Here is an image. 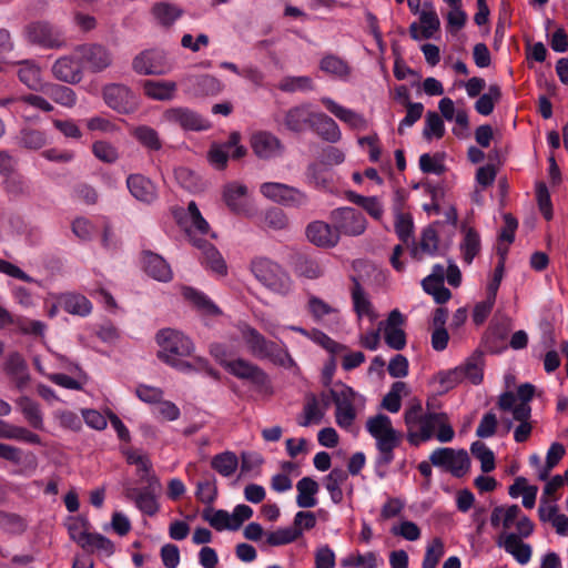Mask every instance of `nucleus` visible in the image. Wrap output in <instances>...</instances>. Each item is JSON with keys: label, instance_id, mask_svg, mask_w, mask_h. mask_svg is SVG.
Masks as SVG:
<instances>
[{"label": "nucleus", "instance_id": "1", "mask_svg": "<svg viewBox=\"0 0 568 568\" xmlns=\"http://www.w3.org/2000/svg\"><path fill=\"white\" fill-rule=\"evenodd\" d=\"M155 339L160 347L158 357L161 361L180 371L192 368V365L183 358L193 354L194 345L182 332L163 328L156 333Z\"/></svg>", "mask_w": 568, "mask_h": 568}, {"label": "nucleus", "instance_id": "2", "mask_svg": "<svg viewBox=\"0 0 568 568\" xmlns=\"http://www.w3.org/2000/svg\"><path fill=\"white\" fill-rule=\"evenodd\" d=\"M444 418H447V414L443 412H433L429 402L427 403L426 413H423L420 404L409 407L404 414L409 444L418 446L420 443L429 440L434 436L438 424Z\"/></svg>", "mask_w": 568, "mask_h": 568}, {"label": "nucleus", "instance_id": "3", "mask_svg": "<svg viewBox=\"0 0 568 568\" xmlns=\"http://www.w3.org/2000/svg\"><path fill=\"white\" fill-rule=\"evenodd\" d=\"M366 429L376 439L379 452L378 466H387L394 459V449L400 443V434L392 426L390 418L385 414H377L366 422Z\"/></svg>", "mask_w": 568, "mask_h": 568}, {"label": "nucleus", "instance_id": "4", "mask_svg": "<svg viewBox=\"0 0 568 568\" xmlns=\"http://www.w3.org/2000/svg\"><path fill=\"white\" fill-rule=\"evenodd\" d=\"M241 334L250 353L254 357L268 358L274 364L284 367L295 365V362L286 349L266 339L256 328L245 324L241 327Z\"/></svg>", "mask_w": 568, "mask_h": 568}, {"label": "nucleus", "instance_id": "5", "mask_svg": "<svg viewBox=\"0 0 568 568\" xmlns=\"http://www.w3.org/2000/svg\"><path fill=\"white\" fill-rule=\"evenodd\" d=\"M250 270L263 286L276 294L286 295L292 288V281L287 272L268 257H254L251 261Z\"/></svg>", "mask_w": 568, "mask_h": 568}, {"label": "nucleus", "instance_id": "6", "mask_svg": "<svg viewBox=\"0 0 568 568\" xmlns=\"http://www.w3.org/2000/svg\"><path fill=\"white\" fill-rule=\"evenodd\" d=\"M329 394L336 406V424L342 428L351 427L356 418L354 403L358 394L342 382H337L334 387L329 388Z\"/></svg>", "mask_w": 568, "mask_h": 568}, {"label": "nucleus", "instance_id": "7", "mask_svg": "<svg viewBox=\"0 0 568 568\" xmlns=\"http://www.w3.org/2000/svg\"><path fill=\"white\" fill-rule=\"evenodd\" d=\"M429 460L457 478L465 476L470 468V458L465 449L439 447L430 454Z\"/></svg>", "mask_w": 568, "mask_h": 568}, {"label": "nucleus", "instance_id": "8", "mask_svg": "<svg viewBox=\"0 0 568 568\" xmlns=\"http://www.w3.org/2000/svg\"><path fill=\"white\" fill-rule=\"evenodd\" d=\"M329 220L341 235L358 236L366 230L367 221L364 214L354 207H338L331 212Z\"/></svg>", "mask_w": 568, "mask_h": 568}, {"label": "nucleus", "instance_id": "9", "mask_svg": "<svg viewBox=\"0 0 568 568\" xmlns=\"http://www.w3.org/2000/svg\"><path fill=\"white\" fill-rule=\"evenodd\" d=\"M132 69L140 75H163L172 69V64L164 51L146 49L133 58Z\"/></svg>", "mask_w": 568, "mask_h": 568}, {"label": "nucleus", "instance_id": "10", "mask_svg": "<svg viewBox=\"0 0 568 568\" xmlns=\"http://www.w3.org/2000/svg\"><path fill=\"white\" fill-rule=\"evenodd\" d=\"M102 95L106 105L118 113L129 114L139 108L138 97L124 84H106L102 90Z\"/></svg>", "mask_w": 568, "mask_h": 568}, {"label": "nucleus", "instance_id": "11", "mask_svg": "<svg viewBox=\"0 0 568 568\" xmlns=\"http://www.w3.org/2000/svg\"><path fill=\"white\" fill-rule=\"evenodd\" d=\"M29 42L45 49H59L65 45V39L60 29L45 21H37L26 27Z\"/></svg>", "mask_w": 568, "mask_h": 568}, {"label": "nucleus", "instance_id": "12", "mask_svg": "<svg viewBox=\"0 0 568 568\" xmlns=\"http://www.w3.org/2000/svg\"><path fill=\"white\" fill-rule=\"evenodd\" d=\"M261 193L285 206L301 207L308 202L306 193L283 183L265 182L261 185Z\"/></svg>", "mask_w": 568, "mask_h": 568}, {"label": "nucleus", "instance_id": "13", "mask_svg": "<svg viewBox=\"0 0 568 568\" xmlns=\"http://www.w3.org/2000/svg\"><path fill=\"white\" fill-rule=\"evenodd\" d=\"M148 487L139 489L134 487H126L124 489V496L134 501L135 506L143 514L148 516H154L159 511V504L156 501V491L160 490L161 484L155 476H149L146 478Z\"/></svg>", "mask_w": 568, "mask_h": 568}, {"label": "nucleus", "instance_id": "14", "mask_svg": "<svg viewBox=\"0 0 568 568\" xmlns=\"http://www.w3.org/2000/svg\"><path fill=\"white\" fill-rule=\"evenodd\" d=\"M224 368L235 377L247 381L254 387L264 389L270 385L268 375L256 364L244 358L222 362Z\"/></svg>", "mask_w": 568, "mask_h": 568}, {"label": "nucleus", "instance_id": "15", "mask_svg": "<svg viewBox=\"0 0 568 568\" xmlns=\"http://www.w3.org/2000/svg\"><path fill=\"white\" fill-rule=\"evenodd\" d=\"M74 52L80 57L83 65L93 73L104 71L113 62L111 50L99 43L78 45Z\"/></svg>", "mask_w": 568, "mask_h": 568}, {"label": "nucleus", "instance_id": "16", "mask_svg": "<svg viewBox=\"0 0 568 568\" xmlns=\"http://www.w3.org/2000/svg\"><path fill=\"white\" fill-rule=\"evenodd\" d=\"M405 316L397 310L389 312L386 321L378 323L379 331L384 329V339L388 347L400 351L406 346V333L402 328Z\"/></svg>", "mask_w": 568, "mask_h": 568}, {"label": "nucleus", "instance_id": "17", "mask_svg": "<svg viewBox=\"0 0 568 568\" xmlns=\"http://www.w3.org/2000/svg\"><path fill=\"white\" fill-rule=\"evenodd\" d=\"M166 122L181 126L183 130L203 131L207 130L211 124L197 112L189 108H171L163 113Z\"/></svg>", "mask_w": 568, "mask_h": 568}, {"label": "nucleus", "instance_id": "18", "mask_svg": "<svg viewBox=\"0 0 568 568\" xmlns=\"http://www.w3.org/2000/svg\"><path fill=\"white\" fill-rule=\"evenodd\" d=\"M51 70L53 77L64 83L77 84L83 79V63L78 54L59 58Z\"/></svg>", "mask_w": 568, "mask_h": 568}, {"label": "nucleus", "instance_id": "19", "mask_svg": "<svg viewBox=\"0 0 568 568\" xmlns=\"http://www.w3.org/2000/svg\"><path fill=\"white\" fill-rule=\"evenodd\" d=\"M313 119L314 112L312 111L311 104L303 103L286 110L282 123L286 130L301 133L311 128Z\"/></svg>", "mask_w": 568, "mask_h": 568}, {"label": "nucleus", "instance_id": "20", "mask_svg": "<svg viewBox=\"0 0 568 568\" xmlns=\"http://www.w3.org/2000/svg\"><path fill=\"white\" fill-rule=\"evenodd\" d=\"M126 187L135 200L144 204H152L158 199L155 184L143 174H130L126 178Z\"/></svg>", "mask_w": 568, "mask_h": 568}, {"label": "nucleus", "instance_id": "21", "mask_svg": "<svg viewBox=\"0 0 568 568\" xmlns=\"http://www.w3.org/2000/svg\"><path fill=\"white\" fill-rule=\"evenodd\" d=\"M251 148L256 156L265 160L280 155L283 150L280 139L266 131L252 134Z\"/></svg>", "mask_w": 568, "mask_h": 568}, {"label": "nucleus", "instance_id": "22", "mask_svg": "<svg viewBox=\"0 0 568 568\" xmlns=\"http://www.w3.org/2000/svg\"><path fill=\"white\" fill-rule=\"evenodd\" d=\"M306 236L316 246L334 247L339 239L333 224L323 221H314L306 227Z\"/></svg>", "mask_w": 568, "mask_h": 568}, {"label": "nucleus", "instance_id": "23", "mask_svg": "<svg viewBox=\"0 0 568 568\" xmlns=\"http://www.w3.org/2000/svg\"><path fill=\"white\" fill-rule=\"evenodd\" d=\"M143 268L145 273L159 282H169L172 280V271L165 260L153 252H144Z\"/></svg>", "mask_w": 568, "mask_h": 568}, {"label": "nucleus", "instance_id": "24", "mask_svg": "<svg viewBox=\"0 0 568 568\" xmlns=\"http://www.w3.org/2000/svg\"><path fill=\"white\" fill-rule=\"evenodd\" d=\"M247 187L237 182L227 183L223 189V200L227 207L235 214L247 212L245 201Z\"/></svg>", "mask_w": 568, "mask_h": 568}, {"label": "nucleus", "instance_id": "25", "mask_svg": "<svg viewBox=\"0 0 568 568\" xmlns=\"http://www.w3.org/2000/svg\"><path fill=\"white\" fill-rule=\"evenodd\" d=\"M241 140L239 132H232L225 143H213L207 152V160L216 170H224L229 161L230 150Z\"/></svg>", "mask_w": 568, "mask_h": 568}, {"label": "nucleus", "instance_id": "26", "mask_svg": "<svg viewBox=\"0 0 568 568\" xmlns=\"http://www.w3.org/2000/svg\"><path fill=\"white\" fill-rule=\"evenodd\" d=\"M323 140L336 143L341 140V131L336 122L325 113L314 112L311 128Z\"/></svg>", "mask_w": 568, "mask_h": 568}, {"label": "nucleus", "instance_id": "27", "mask_svg": "<svg viewBox=\"0 0 568 568\" xmlns=\"http://www.w3.org/2000/svg\"><path fill=\"white\" fill-rule=\"evenodd\" d=\"M220 91L221 83L213 75L202 74L187 79V92L194 97L215 95Z\"/></svg>", "mask_w": 568, "mask_h": 568}, {"label": "nucleus", "instance_id": "28", "mask_svg": "<svg viewBox=\"0 0 568 568\" xmlns=\"http://www.w3.org/2000/svg\"><path fill=\"white\" fill-rule=\"evenodd\" d=\"M498 546L504 547L506 552L510 554L520 565L530 560L531 547L523 542L517 534H505L504 540H499Z\"/></svg>", "mask_w": 568, "mask_h": 568}, {"label": "nucleus", "instance_id": "29", "mask_svg": "<svg viewBox=\"0 0 568 568\" xmlns=\"http://www.w3.org/2000/svg\"><path fill=\"white\" fill-rule=\"evenodd\" d=\"M323 104L326 106V109L333 113L337 119L341 121L347 123L354 129L364 130L367 126V122L364 119L363 115L356 113L355 111L351 109H346L339 104H337L335 101H333L329 98L322 99Z\"/></svg>", "mask_w": 568, "mask_h": 568}, {"label": "nucleus", "instance_id": "30", "mask_svg": "<svg viewBox=\"0 0 568 568\" xmlns=\"http://www.w3.org/2000/svg\"><path fill=\"white\" fill-rule=\"evenodd\" d=\"M354 283L352 287V300L354 305V311L357 316L361 318L363 316L369 317L372 321L377 318V314L375 313L371 301L368 300L364 288L356 277H352Z\"/></svg>", "mask_w": 568, "mask_h": 568}, {"label": "nucleus", "instance_id": "31", "mask_svg": "<svg viewBox=\"0 0 568 568\" xmlns=\"http://www.w3.org/2000/svg\"><path fill=\"white\" fill-rule=\"evenodd\" d=\"M18 78L32 91L40 92L45 84V82H42L41 80L40 68L30 60H26L19 63Z\"/></svg>", "mask_w": 568, "mask_h": 568}, {"label": "nucleus", "instance_id": "32", "mask_svg": "<svg viewBox=\"0 0 568 568\" xmlns=\"http://www.w3.org/2000/svg\"><path fill=\"white\" fill-rule=\"evenodd\" d=\"M176 83L173 81L145 80L143 90L145 95L158 101L172 100L176 92Z\"/></svg>", "mask_w": 568, "mask_h": 568}, {"label": "nucleus", "instance_id": "33", "mask_svg": "<svg viewBox=\"0 0 568 568\" xmlns=\"http://www.w3.org/2000/svg\"><path fill=\"white\" fill-rule=\"evenodd\" d=\"M297 497L296 504L301 508L315 507L317 500L315 495L318 493L320 486L316 480L311 477H303L296 484Z\"/></svg>", "mask_w": 568, "mask_h": 568}, {"label": "nucleus", "instance_id": "34", "mask_svg": "<svg viewBox=\"0 0 568 568\" xmlns=\"http://www.w3.org/2000/svg\"><path fill=\"white\" fill-rule=\"evenodd\" d=\"M40 92L48 95L55 103L67 108H72L77 102L75 92L65 85L45 83Z\"/></svg>", "mask_w": 568, "mask_h": 568}, {"label": "nucleus", "instance_id": "35", "mask_svg": "<svg viewBox=\"0 0 568 568\" xmlns=\"http://www.w3.org/2000/svg\"><path fill=\"white\" fill-rule=\"evenodd\" d=\"M324 416L325 412L320 408L317 396L312 393L307 394L306 403L303 407V415L297 418V424L302 427H307L311 424H320Z\"/></svg>", "mask_w": 568, "mask_h": 568}, {"label": "nucleus", "instance_id": "36", "mask_svg": "<svg viewBox=\"0 0 568 568\" xmlns=\"http://www.w3.org/2000/svg\"><path fill=\"white\" fill-rule=\"evenodd\" d=\"M17 405L19 406L21 413L23 414L27 423L34 429L42 430L43 429V415L40 410V406L38 403L29 398L28 396H21L17 400Z\"/></svg>", "mask_w": 568, "mask_h": 568}, {"label": "nucleus", "instance_id": "37", "mask_svg": "<svg viewBox=\"0 0 568 568\" xmlns=\"http://www.w3.org/2000/svg\"><path fill=\"white\" fill-rule=\"evenodd\" d=\"M195 497L206 505H212L215 501L217 498V485L214 474H203L202 479L196 483Z\"/></svg>", "mask_w": 568, "mask_h": 568}, {"label": "nucleus", "instance_id": "38", "mask_svg": "<svg viewBox=\"0 0 568 568\" xmlns=\"http://www.w3.org/2000/svg\"><path fill=\"white\" fill-rule=\"evenodd\" d=\"M211 467L221 476L230 477L239 467V458L233 452H223L212 457Z\"/></svg>", "mask_w": 568, "mask_h": 568}, {"label": "nucleus", "instance_id": "39", "mask_svg": "<svg viewBox=\"0 0 568 568\" xmlns=\"http://www.w3.org/2000/svg\"><path fill=\"white\" fill-rule=\"evenodd\" d=\"M0 458L13 465H21L26 463L32 469L37 467V457L29 453L23 457V452L19 447L0 443Z\"/></svg>", "mask_w": 568, "mask_h": 568}, {"label": "nucleus", "instance_id": "40", "mask_svg": "<svg viewBox=\"0 0 568 568\" xmlns=\"http://www.w3.org/2000/svg\"><path fill=\"white\" fill-rule=\"evenodd\" d=\"M459 368L463 371V378H468L475 385L480 384L484 377V354L476 351Z\"/></svg>", "mask_w": 568, "mask_h": 568}, {"label": "nucleus", "instance_id": "41", "mask_svg": "<svg viewBox=\"0 0 568 568\" xmlns=\"http://www.w3.org/2000/svg\"><path fill=\"white\" fill-rule=\"evenodd\" d=\"M17 139L18 144L21 148L33 151L40 150L48 142L47 135L43 131L32 128H23L22 130H20Z\"/></svg>", "mask_w": 568, "mask_h": 568}, {"label": "nucleus", "instance_id": "42", "mask_svg": "<svg viewBox=\"0 0 568 568\" xmlns=\"http://www.w3.org/2000/svg\"><path fill=\"white\" fill-rule=\"evenodd\" d=\"M183 296L185 300L193 303V305L200 310L201 312L209 314V315H216L220 314L219 307L203 293L192 288V287H184L183 288Z\"/></svg>", "mask_w": 568, "mask_h": 568}, {"label": "nucleus", "instance_id": "43", "mask_svg": "<svg viewBox=\"0 0 568 568\" xmlns=\"http://www.w3.org/2000/svg\"><path fill=\"white\" fill-rule=\"evenodd\" d=\"M152 13L162 26L170 27L182 16L183 11L175 4L159 2L153 6Z\"/></svg>", "mask_w": 568, "mask_h": 568}, {"label": "nucleus", "instance_id": "44", "mask_svg": "<svg viewBox=\"0 0 568 568\" xmlns=\"http://www.w3.org/2000/svg\"><path fill=\"white\" fill-rule=\"evenodd\" d=\"M3 184L4 191L11 197L17 199L21 196H29L31 194L28 181L21 174L16 172L6 176Z\"/></svg>", "mask_w": 568, "mask_h": 568}, {"label": "nucleus", "instance_id": "45", "mask_svg": "<svg viewBox=\"0 0 568 568\" xmlns=\"http://www.w3.org/2000/svg\"><path fill=\"white\" fill-rule=\"evenodd\" d=\"M90 524L85 518H73L68 525V531L70 538L75 541L82 549L89 545V537L92 532H89Z\"/></svg>", "mask_w": 568, "mask_h": 568}, {"label": "nucleus", "instance_id": "46", "mask_svg": "<svg viewBox=\"0 0 568 568\" xmlns=\"http://www.w3.org/2000/svg\"><path fill=\"white\" fill-rule=\"evenodd\" d=\"M302 536V528L285 527L266 534V542L272 547L283 546L295 541Z\"/></svg>", "mask_w": 568, "mask_h": 568}, {"label": "nucleus", "instance_id": "47", "mask_svg": "<svg viewBox=\"0 0 568 568\" xmlns=\"http://www.w3.org/2000/svg\"><path fill=\"white\" fill-rule=\"evenodd\" d=\"M133 136L146 149L159 151L162 148V141L159 133L151 126L140 125L134 129Z\"/></svg>", "mask_w": 568, "mask_h": 568}, {"label": "nucleus", "instance_id": "48", "mask_svg": "<svg viewBox=\"0 0 568 568\" xmlns=\"http://www.w3.org/2000/svg\"><path fill=\"white\" fill-rule=\"evenodd\" d=\"M426 8H432V3L425 2ZM419 20L422 23V37L423 39H430L434 37L440 28V21L437 13L430 10H423L419 12Z\"/></svg>", "mask_w": 568, "mask_h": 568}, {"label": "nucleus", "instance_id": "49", "mask_svg": "<svg viewBox=\"0 0 568 568\" xmlns=\"http://www.w3.org/2000/svg\"><path fill=\"white\" fill-rule=\"evenodd\" d=\"M294 268L296 274L311 280L318 278L323 275V270L317 261L306 255H298L296 257Z\"/></svg>", "mask_w": 568, "mask_h": 568}, {"label": "nucleus", "instance_id": "50", "mask_svg": "<svg viewBox=\"0 0 568 568\" xmlns=\"http://www.w3.org/2000/svg\"><path fill=\"white\" fill-rule=\"evenodd\" d=\"M63 308L70 314L85 316L90 314L92 305L85 296L70 294L63 300Z\"/></svg>", "mask_w": 568, "mask_h": 568}, {"label": "nucleus", "instance_id": "51", "mask_svg": "<svg viewBox=\"0 0 568 568\" xmlns=\"http://www.w3.org/2000/svg\"><path fill=\"white\" fill-rule=\"evenodd\" d=\"M463 258L467 264H470L474 257L480 251L479 234L474 229H468L463 242L460 243Z\"/></svg>", "mask_w": 568, "mask_h": 568}, {"label": "nucleus", "instance_id": "52", "mask_svg": "<svg viewBox=\"0 0 568 568\" xmlns=\"http://www.w3.org/2000/svg\"><path fill=\"white\" fill-rule=\"evenodd\" d=\"M471 454L480 460L483 473H490L495 469V455L483 442H474L470 445Z\"/></svg>", "mask_w": 568, "mask_h": 568}, {"label": "nucleus", "instance_id": "53", "mask_svg": "<svg viewBox=\"0 0 568 568\" xmlns=\"http://www.w3.org/2000/svg\"><path fill=\"white\" fill-rule=\"evenodd\" d=\"M0 529L7 534L20 535L27 529V524L21 516L0 510Z\"/></svg>", "mask_w": 568, "mask_h": 568}, {"label": "nucleus", "instance_id": "54", "mask_svg": "<svg viewBox=\"0 0 568 568\" xmlns=\"http://www.w3.org/2000/svg\"><path fill=\"white\" fill-rule=\"evenodd\" d=\"M406 389V384L404 382H395L390 390L383 397L382 408L390 412L397 413L402 406V393Z\"/></svg>", "mask_w": 568, "mask_h": 568}, {"label": "nucleus", "instance_id": "55", "mask_svg": "<svg viewBox=\"0 0 568 568\" xmlns=\"http://www.w3.org/2000/svg\"><path fill=\"white\" fill-rule=\"evenodd\" d=\"M444 134L445 125L443 119L435 111H428L423 131L424 138L426 140H430L433 136L440 139Z\"/></svg>", "mask_w": 568, "mask_h": 568}, {"label": "nucleus", "instance_id": "56", "mask_svg": "<svg viewBox=\"0 0 568 568\" xmlns=\"http://www.w3.org/2000/svg\"><path fill=\"white\" fill-rule=\"evenodd\" d=\"M278 89L284 92L311 91L313 81L310 77H285L278 83Z\"/></svg>", "mask_w": 568, "mask_h": 568}, {"label": "nucleus", "instance_id": "57", "mask_svg": "<svg viewBox=\"0 0 568 568\" xmlns=\"http://www.w3.org/2000/svg\"><path fill=\"white\" fill-rule=\"evenodd\" d=\"M320 68L322 71L337 77H346L349 73L347 63L333 54L324 57L321 60Z\"/></svg>", "mask_w": 568, "mask_h": 568}, {"label": "nucleus", "instance_id": "58", "mask_svg": "<svg viewBox=\"0 0 568 568\" xmlns=\"http://www.w3.org/2000/svg\"><path fill=\"white\" fill-rule=\"evenodd\" d=\"M88 541L89 545L87 548H83L84 551L92 552L94 550H98L108 557L114 554V544L109 538L101 534H91Z\"/></svg>", "mask_w": 568, "mask_h": 568}, {"label": "nucleus", "instance_id": "59", "mask_svg": "<svg viewBox=\"0 0 568 568\" xmlns=\"http://www.w3.org/2000/svg\"><path fill=\"white\" fill-rule=\"evenodd\" d=\"M395 232L400 241L408 243L414 233V223L412 215L398 212L395 217Z\"/></svg>", "mask_w": 568, "mask_h": 568}, {"label": "nucleus", "instance_id": "60", "mask_svg": "<svg viewBox=\"0 0 568 568\" xmlns=\"http://www.w3.org/2000/svg\"><path fill=\"white\" fill-rule=\"evenodd\" d=\"M444 556V544L442 539L434 538L427 546L422 568H436Z\"/></svg>", "mask_w": 568, "mask_h": 568}, {"label": "nucleus", "instance_id": "61", "mask_svg": "<svg viewBox=\"0 0 568 568\" xmlns=\"http://www.w3.org/2000/svg\"><path fill=\"white\" fill-rule=\"evenodd\" d=\"M92 152L100 161L104 163H114L119 159L118 149L106 141H97L92 145Z\"/></svg>", "mask_w": 568, "mask_h": 568}, {"label": "nucleus", "instance_id": "62", "mask_svg": "<svg viewBox=\"0 0 568 568\" xmlns=\"http://www.w3.org/2000/svg\"><path fill=\"white\" fill-rule=\"evenodd\" d=\"M438 234L433 225H428L422 232L419 248L422 252L435 255L438 251Z\"/></svg>", "mask_w": 568, "mask_h": 568}, {"label": "nucleus", "instance_id": "63", "mask_svg": "<svg viewBox=\"0 0 568 568\" xmlns=\"http://www.w3.org/2000/svg\"><path fill=\"white\" fill-rule=\"evenodd\" d=\"M306 178L310 183L314 184L321 190H329L331 179L327 176L325 171L316 163H312L307 166Z\"/></svg>", "mask_w": 568, "mask_h": 568}, {"label": "nucleus", "instance_id": "64", "mask_svg": "<svg viewBox=\"0 0 568 568\" xmlns=\"http://www.w3.org/2000/svg\"><path fill=\"white\" fill-rule=\"evenodd\" d=\"M264 224L275 231L284 230L288 225L285 213L278 207H272L264 214Z\"/></svg>", "mask_w": 568, "mask_h": 568}]
</instances>
